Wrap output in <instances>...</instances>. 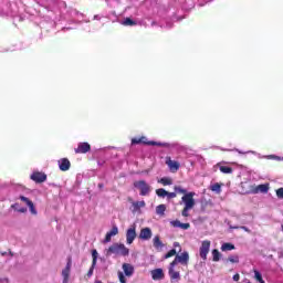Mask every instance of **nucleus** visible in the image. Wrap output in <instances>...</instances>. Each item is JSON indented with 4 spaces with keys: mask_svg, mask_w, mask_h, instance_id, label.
<instances>
[{
    "mask_svg": "<svg viewBox=\"0 0 283 283\" xmlns=\"http://www.w3.org/2000/svg\"><path fill=\"white\" fill-rule=\"evenodd\" d=\"M25 211H28L27 208H21V209H19V212H20V213H25Z\"/></svg>",
    "mask_w": 283,
    "mask_h": 283,
    "instance_id": "obj_45",
    "label": "nucleus"
},
{
    "mask_svg": "<svg viewBox=\"0 0 283 283\" xmlns=\"http://www.w3.org/2000/svg\"><path fill=\"white\" fill-rule=\"evenodd\" d=\"M276 197L280 198V200H283V188L276 190Z\"/></svg>",
    "mask_w": 283,
    "mask_h": 283,
    "instance_id": "obj_40",
    "label": "nucleus"
},
{
    "mask_svg": "<svg viewBox=\"0 0 283 283\" xmlns=\"http://www.w3.org/2000/svg\"><path fill=\"white\" fill-rule=\"evenodd\" d=\"M150 274H151V277L155 282H158L160 280H165V272L160 268L150 271Z\"/></svg>",
    "mask_w": 283,
    "mask_h": 283,
    "instance_id": "obj_9",
    "label": "nucleus"
},
{
    "mask_svg": "<svg viewBox=\"0 0 283 283\" xmlns=\"http://www.w3.org/2000/svg\"><path fill=\"white\" fill-rule=\"evenodd\" d=\"M136 224H133L128 228L126 231V242L127 244H134V241L136 240Z\"/></svg>",
    "mask_w": 283,
    "mask_h": 283,
    "instance_id": "obj_7",
    "label": "nucleus"
},
{
    "mask_svg": "<svg viewBox=\"0 0 283 283\" xmlns=\"http://www.w3.org/2000/svg\"><path fill=\"white\" fill-rule=\"evenodd\" d=\"M177 251H176V249H172V250H170V251H168L166 254H165V260H169V258H174V255H177Z\"/></svg>",
    "mask_w": 283,
    "mask_h": 283,
    "instance_id": "obj_33",
    "label": "nucleus"
},
{
    "mask_svg": "<svg viewBox=\"0 0 283 283\" xmlns=\"http://www.w3.org/2000/svg\"><path fill=\"white\" fill-rule=\"evenodd\" d=\"M166 165L169 167L170 171H178V169H180V163L171 160V157H166Z\"/></svg>",
    "mask_w": 283,
    "mask_h": 283,
    "instance_id": "obj_11",
    "label": "nucleus"
},
{
    "mask_svg": "<svg viewBox=\"0 0 283 283\" xmlns=\"http://www.w3.org/2000/svg\"><path fill=\"white\" fill-rule=\"evenodd\" d=\"M30 178L31 180H33V182L41 185V182H45V180H48V175H45V172L34 171L32 172Z\"/></svg>",
    "mask_w": 283,
    "mask_h": 283,
    "instance_id": "obj_6",
    "label": "nucleus"
},
{
    "mask_svg": "<svg viewBox=\"0 0 283 283\" xmlns=\"http://www.w3.org/2000/svg\"><path fill=\"white\" fill-rule=\"evenodd\" d=\"M123 271L127 277H132V275H134V265L129 263H124Z\"/></svg>",
    "mask_w": 283,
    "mask_h": 283,
    "instance_id": "obj_18",
    "label": "nucleus"
},
{
    "mask_svg": "<svg viewBox=\"0 0 283 283\" xmlns=\"http://www.w3.org/2000/svg\"><path fill=\"white\" fill-rule=\"evenodd\" d=\"M217 167H219V171H221V174H233V168L229 166H222V164H217Z\"/></svg>",
    "mask_w": 283,
    "mask_h": 283,
    "instance_id": "obj_20",
    "label": "nucleus"
},
{
    "mask_svg": "<svg viewBox=\"0 0 283 283\" xmlns=\"http://www.w3.org/2000/svg\"><path fill=\"white\" fill-rule=\"evenodd\" d=\"M251 193H269V184H262L252 188Z\"/></svg>",
    "mask_w": 283,
    "mask_h": 283,
    "instance_id": "obj_12",
    "label": "nucleus"
},
{
    "mask_svg": "<svg viewBox=\"0 0 283 283\" xmlns=\"http://www.w3.org/2000/svg\"><path fill=\"white\" fill-rule=\"evenodd\" d=\"M231 229H242V231H245L247 233H251V230L244 226L241 227H231Z\"/></svg>",
    "mask_w": 283,
    "mask_h": 283,
    "instance_id": "obj_39",
    "label": "nucleus"
},
{
    "mask_svg": "<svg viewBox=\"0 0 283 283\" xmlns=\"http://www.w3.org/2000/svg\"><path fill=\"white\" fill-rule=\"evenodd\" d=\"M65 269H67L69 271H71V269H72V256H69V258H67V263H66Z\"/></svg>",
    "mask_w": 283,
    "mask_h": 283,
    "instance_id": "obj_43",
    "label": "nucleus"
},
{
    "mask_svg": "<svg viewBox=\"0 0 283 283\" xmlns=\"http://www.w3.org/2000/svg\"><path fill=\"white\" fill-rule=\"evenodd\" d=\"M233 281L234 282H240V274H234L233 275Z\"/></svg>",
    "mask_w": 283,
    "mask_h": 283,
    "instance_id": "obj_44",
    "label": "nucleus"
},
{
    "mask_svg": "<svg viewBox=\"0 0 283 283\" xmlns=\"http://www.w3.org/2000/svg\"><path fill=\"white\" fill-rule=\"evenodd\" d=\"M75 154H87L92 151V146L87 142H82L77 145V148L74 149Z\"/></svg>",
    "mask_w": 283,
    "mask_h": 283,
    "instance_id": "obj_8",
    "label": "nucleus"
},
{
    "mask_svg": "<svg viewBox=\"0 0 283 283\" xmlns=\"http://www.w3.org/2000/svg\"><path fill=\"white\" fill-rule=\"evenodd\" d=\"M174 190H175V192L178 195V193H182L184 196H187V193H189V192H187V189H185V188H182V187H180V186H175L174 187Z\"/></svg>",
    "mask_w": 283,
    "mask_h": 283,
    "instance_id": "obj_29",
    "label": "nucleus"
},
{
    "mask_svg": "<svg viewBox=\"0 0 283 283\" xmlns=\"http://www.w3.org/2000/svg\"><path fill=\"white\" fill-rule=\"evenodd\" d=\"M109 235L114 238V235H118V227L113 226L111 231H108Z\"/></svg>",
    "mask_w": 283,
    "mask_h": 283,
    "instance_id": "obj_34",
    "label": "nucleus"
},
{
    "mask_svg": "<svg viewBox=\"0 0 283 283\" xmlns=\"http://www.w3.org/2000/svg\"><path fill=\"white\" fill-rule=\"evenodd\" d=\"M211 249V241L205 240L201 242L199 248V255L201 259L207 260V255H209V251Z\"/></svg>",
    "mask_w": 283,
    "mask_h": 283,
    "instance_id": "obj_5",
    "label": "nucleus"
},
{
    "mask_svg": "<svg viewBox=\"0 0 283 283\" xmlns=\"http://www.w3.org/2000/svg\"><path fill=\"white\" fill-rule=\"evenodd\" d=\"M177 196L178 195L176 192H167L166 197H167L168 200H172V198H177Z\"/></svg>",
    "mask_w": 283,
    "mask_h": 283,
    "instance_id": "obj_42",
    "label": "nucleus"
},
{
    "mask_svg": "<svg viewBox=\"0 0 283 283\" xmlns=\"http://www.w3.org/2000/svg\"><path fill=\"white\" fill-rule=\"evenodd\" d=\"M118 279L120 283H127V280L125 279V274H123V272H118Z\"/></svg>",
    "mask_w": 283,
    "mask_h": 283,
    "instance_id": "obj_38",
    "label": "nucleus"
},
{
    "mask_svg": "<svg viewBox=\"0 0 283 283\" xmlns=\"http://www.w3.org/2000/svg\"><path fill=\"white\" fill-rule=\"evenodd\" d=\"M96 266H94V263H92V265H91V268H90V270H88V272H87V277H92L93 275H94V269H95Z\"/></svg>",
    "mask_w": 283,
    "mask_h": 283,
    "instance_id": "obj_37",
    "label": "nucleus"
},
{
    "mask_svg": "<svg viewBox=\"0 0 283 283\" xmlns=\"http://www.w3.org/2000/svg\"><path fill=\"white\" fill-rule=\"evenodd\" d=\"M174 247H180V243L179 242H175Z\"/></svg>",
    "mask_w": 283,
    "mask_h": 283,
    "instance_id": "obj_47",
    "label": "nucleus"
},
{
    "mask_svg": "<svg viewBox=\"0 0 283 283\" xmlns=\"http://www.w3.org/2000/svg\"><path fill=\"white\" fill-rule=\"evenodd\" d=\"M59 167L61 171H70L72 164L70 163V159L62 158L59 160Z\"/></svg>",
    "mask_w": 283,
    "mask_h": 283,
    "instance_id": "obj_14",
    "label": "nucleus"
},
{
    "mask_svg": "<svg viewBox=\"0 0 283 283\" xmlns=\"http://www.w3.org/2000/svg\"><path fill=\"white\" fill-rule=\"evenodd\" d=\"M235 250V245L233 243H223L221 245V251H234Z\"/></svg>",
    "mask_w": 283,
    "mask_h": 283,
    "instance_id": "obj_24",
    "label": "nucleus"
},
{
    "mask_svg": "<svg viewBox=\"0 0 283 283\" xmlns=\"http://www.w3.org/2000/svg\"><path fill=\"white\" fill-rule=\"evenodd\" d=\"M151 235H153L151 228H143L139 232V240H144V241L151 240Z\"/></svg>",
    "mask_w": 283,
    "mask_h": 283,
    "instance_id": "obj_10",
    "label": "nucleus"
},
{
    "mask_svg": "<svg viewBox=\"0 0 283 283\" xmlns=\"http://www.w3.org/2000/svg\"><path fill=\"white\" fill-rule=\"evenodd\" d=\"M20 200L29 206V209L33 216H36V208H34V202H32V200H29L25 196H20Z\"/></svg>",
    "mask_w": 283,
    "mask_h": 283,
    "instance_id": "obj_16",
    "label": "nucleus"
},
{
    "mask_svg": "<svg viewBox=\"0 0 283 283\" xmlns=\"http://www.w3.org/2000/svg\"><path fill=\"white\" fill-rule=\"evenodd\" d=\"M168 274L170 276L171 282H174V280H180V272H176V270L171 268L168 270Z\"/></svg>",
    "mask_w": 283,
    "mask_h": 283,
    "instance_id": "obj_21",
    "label": "nucleus"
},
{
    "mask_svg": "<svg viewBox=\"0 0 283 283\" xmlns=\"http://www.w3.org/2000/svg\"><path fill=\"white\" fill-rule=\"evenodd\" d=\"M165 211H167V206L161 203V205L156 207V214L157 216H165Z\"/></svg>",
    "mask_w": 283,
    "mask_h": 283,
    "instance_id": "obj_23",
    "label": "nucleus"
},
{
    "mask_svg": "<svg viewBox=\"0 0 283 283\" xmlns=\"http://www.w3.org/2000/svg\"><path fill=\"white\" fill-rule=\"evenodd\" d=\"M67 282H70V279H63V283H67Z\"/></svg>",
    "mask_w": 283,
    "mask_h": 283,
    "instance_id": "obj_48",
    "label": "nucleus"
},
{
    "mask_svg": "<svg viewBox=\"0 0 283 283\" xmlns=\"http://www.w3.org/2000/svg\"><path fill=\"white\" fill-rule=\"evenodd\" d=\"M158 182H159V185H163L164 187L174 185V180H171V178H169V177H164V178L159 179Z\"/></svg>",
    "mask_w": 283,
    "mask_h": 283,
    "instance_id": "obj_22",
    "label": "nucleus"
},
{
    "mask_svg": "<svg viewBox=\"0 0 283 283\" xmlns=\"http://www.w3.org/2000/svg\"><path fill=\"white\" fill-rule=\"evenodd\" d=\"M95 283H103V281H96Z\"/></svg>",
    "mask_w": 283,
    "mask_h": 283,
    "instance_id": "obj_49",
    "label": "nucleus"
},
{
    "mask_svg": "<svg viewBox=\"0 0 283 283\" xmlns=\"http://www.w3.org/2000/svg\"><path fill=\"white\" fill-rule=\"evenodd\" d=\"M62 277L65 279V281L70 280V270L64 268V270H62Z\"/></svg>",
    "mask_w": 283,
    "mask_h": 283,
    "instance_id": "obj_35",
    "label": "nucleus"
},
{
    "mask_svg": "<svg viewBox=\"0 0 283 283\" xmlns=\"http://www.w3.org/2000/svg\"><path fill=\"white\" fill-rule=\"evenodd\" d=\"M170 224L175 229H182L184 231H187V229H191L190 223H182V222H180V220L170 221Z\"/></svg>",
    "mask_w": 283,
    "mask_h": 283,
    "instance_id": "obj_13",
    "label": "nucleus"
},
{
    "mask_svg": "<svg viewBox=\"0 0 283 283\" xmlns=\"http://www.w3.org/2000/svg\"><path fill=\"white\" fill-rule=\"evenodd\" d=\"M177 264H180V262L178 261L177 256H175L174 261L170 262L169 269H174V266H176Z\"/></svg>",
    "mask_w": 283,
    "mask_h": 283,
    "instance_id": "obj_41",
    "label": "nucleus"
},
{
    "mask_svg": "<svg viewBox=\"0 0 283 283\" xmlns=\"http://www.w3.org/2000/svg\"><path fill=\"white\" fill-rule=\"evenodd\" d=\"M153 245L156 249V251H161L165 249V243L160 241V235H155L153 239Z\"/></svg>",
    "mask_w": 283,
    "mask_h": 283,
    "instance_id": "obj_17",
    "label": "nucleus"
},
{
    "mask_svg": "<svg viewBox=\"0 0 283 283\" xmlns=\"http://www.w3.org/2000/svg\"><path fill=\"white\" fill-rule=\"evenodd\" d=\"M97 187H98V189H103L105 187V185L98 184Z\"/></svg>",
    "mask_w": 283,
    "mask_h": 283,
    "instance_id": "obj_46",
    "label": "nucleus"
},
{
    "mask_svg": "<svg viewBox=\"0 0 283 283\" xmlns=\"http://www.w3.org/2000/svg\"><path fill=\"white\" fill-rule=\"evenodd\" d=\"M112 238L113 237H111L109 232H107L103 241V244H107L108 242H112Z\"/></svg>",
    "mask_w": 283,
    "mask_h": 283,
    "instance_id": "obj_36",
    "label": "nucleus"
},
{
    "mask_svg": "<svg viewBox=\"0 0 283 283\" xmlns=\"http://www.w3.org/2000/svg\"><path fill=\"white\" fill-rule=\"evenodd\" d=\"M176 258L179 261V264H182V266H187L189 264V252L177 254Z\"/></svg>",
    "mask_w": 283,
    "mask_h": 283,
    "instance_id": "obj_15",
    "label": "nucleus"
},
{
    "mask_svg": "<svg viewBox=\"0 0 283 283\" xmlns=\"http://www.w3.org/2000/svg\"><path fill=\"white\" fill-rule=\"evenodd\" d=\"M92 258H93L92 264L93 266H96V262L98 260V251L92 250Z\"/></svg>",
    "mask_w": 283,
    "mask_h": 283,
    "instance_id": "obj_32",
    "label": "nucleus"
},
{
    "mask_svg": "<svg viewBox=\"0 0 283 283\" xmlns=\"http://www.w3.org/2000/svg\"><path fill=\"white\" fill-rule=\"evenodd\" d=\"M132 145H149L151 147H170L169 143L149 142L147 137H135L132 139Z\"/></svg>",
    "mask_w": 283,
    "mask_h": 283,
    "instance_id": "obj_3",
    "label": "nucleus"
},
{
    "mask_svg": "<svg viewBox=\"0 0 283 283\" xmlns=\"http://www.w3.org/2000/svg\"><path fill=\"white\" fill-rule=\"evenodd\" d=\"M196 192H188L187 195L181 197V201L184 202L185 207L181 211V216L184 218H189V211L196 207V199H193Z\"/></svg>",
    "mask_w": 283,
    "mask_h": 283,
    "instance_id": "obj_1",
    "label": "nucleus"
},
{
    "mask_svg": "<svg viewBox=\"0 0 283 283\" xmlns=\"http://www.w3.org/2000/svg\"><path fill=\"white\" fill-rule=\"evenodd\" d=\"M210 189L212 191H214L216 193H220L222 191V185L217 182V184L210 186Z\"/></svg>",
    "mask_w": 283,
    "mask_h": 283,
    "instance_id": "obj_28",
    "label": "nucleus"
},
{
    "mask_svg": "<svg viewBox=\"0 0 283 283\" xmlns=\"http://www.w3.org/2000/svg\"><path fill=\"white\" fill-rule=\"evenodd\" d=\"M254 280L260 283H266L264 282V279H262V273H260V271L258 270H254Z\"/></svg>",
    "mask_w": 283,
    "mask_h": 283,
    "instance_id": "obj_30",
    "label": "nucleus"
},
{
    "mask_svg": "<svg viewBox=\"0 0 283 283\" xmlns=\"http://www.w3.org/2000/svg\"><path fill=\"white\" fill-rule=\"evenodd\" d=\"M220 258H222V254L218 249L212 250V262H220Z\"/></svg>",
    "mask_w": 283,
    "mask_h": 283,
    "instance_id": "obj_25",
    "label": "nucleus"
},
{
    "mask_svg": "<svg viewBox=\"0 0 283 283\" xmlns=\"http://www.w3.org/2000/svg\"><path fill=\"white\" fill-rule=\"evenodd\" d=\"M122 25L134 27V25H138V22L132 20V18H126V19L122 22Z\"/></svg>",
    "mask_w": 283,
    "mask_h": 283,
    "instance_id": "obj_26",
    "label": "nucleus"
},
{
    "mask_svg": "<svg viewBox=\"0 0 283 283\" xmlns=\"http://www.w3.org/2000/svg\"><path fill=\"white\" fill-rule=\"evenodd\" d=\"M228 261L231 262L232 264H238L240 262V256H238V254L230 255L228 258Z\"/></svg>",
    "mask_w": 283,
    "mask_h": 283,
    "instance_id": "obj_31",
    "label": "nucleus"
},
{
    "mask_svg": "<svg viewBox=\"0 0 283 283\" xmlns=\"http://www.w3.org/2000/svg\"><path fill=\"white\" fill-rule=\"evenodd\" d=\"M146 206L145 201H132L133 213L140 211Z\"/></svg>",
    "mask_w": 283,
    "mask_h": 283,
    "instance_id": "obj_19",
    "label": "nucleus"
},
{
    "mask_svg": "<svg viewBox=\"0 0 283 283\" xmlns=\"http://www.w3.org/2000/svg\"><path fill=\"white\" fill-rule=\"evenodd\" d=\"M109 255H123L127 256L129 255V250L125 244L123 243H113L107 250H106V258H109Z\"/></svg>",
    "mask_w": 283,
    "mask_h": 283,
    "instance_id": "obj_2",
    "label": "nucleus"
},
{
    "mask_svg": "<svg viewBox=\"0 0 283 283\" xmlns=\"http://www.w3.org/2000/svg\"><path fill=\"white\" fill-rule=\"evenodd\" d=\"M134 187L136 189H139L140 196H149L151 191V186H149L148 182L145 180L135 181Z\"/></svg>",
    "mask_w": 283,
    "mask_h": 283,
    "instance_id": "obj_4",
    "label": "nucleus"
},
{
    "mask_svg": "<svg viewBox=\"0 0 283 283\" xmlns=\"http://www.w3.org/2000/svg\"><path fill=\"white\" fill-rule=\"evenodd\" d=\"M167 193L168 191L165 190V188H159L156 190V195L158 196V198H167Z\"/></svg>",
    "mask_w": 283,
    "mask_h": 283,
    "instance_id": "obj_27",
    "label": "nucleus"
}]
</instances>
